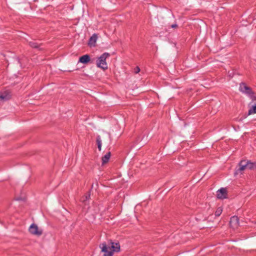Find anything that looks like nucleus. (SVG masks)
<instances>
[{
	"label": "nucleus",
	"instance_id": "obj_1",
	"mask_svg": "<svg viewBox=\"0 0 256 256\" xmlns=\"http://www.w3.org/2000/svg\"><path fill=\"white\" fill-rule=\"evenodd\" d=\"M100 248L101 252H103L102 256H112L114 252H118L120 250L119 244L112 242L100 244Z\"/></svg>",
	"mask_w": 256,
	"mask_h": 256
},
{
	"label": "nucleus",
	"instance_id": "obj_2",
	"mask_svg": "<svg viewBox=\"0 0 256 256\" xmlns=\"http://www.w3.org/2000/svg\"><path fill=\"white\" fill-rule=\"evenodd\" d=\"M110 56L108 52L102 54L96 60V66L104 70L108 68V65L106 62V59Z\"/></svg>",
	"mask_w": 256,
	"mask_h": 256
},
{
	"label": "nucleus",
	"instance_id": "obj_3",
	"mask_svg": "<svg viewBox=\"0 0 256 256\" xmlns=\"http://www.w3.org/2000/svg\"><path fill=\"white\" fill-rule=\"evenodd\" d=\"M239 90L242 93L250 97H252L254 92H252L250 88L246 84L242 82L240 84Z\"/></svg>",
	"mask_w": 256,
	"mask_h": 256
},
{
	"label": "nucleus",
	"instance_id": "obj_4",
	"mask_svg": "<svg viewBox=\"0 0 256 256\" xmlns=\"http://www.w3.org/2000/svg\"><path fill=\"white\" fill-rule=\"evenodd\" d=\"M28 230L30 234L36 236H40L42 232V230H39L37 225L34 224H32L30 225Z\"/></svg>",
	"mask_w": 256,
	"mask_h": 256
},
{
	"label": "nucleus",
	"instance_id": "obj_5",
	"mask_svg": "<svg viewBox=\"0 0 256 256\" xmlns=\"http://www.w3.org/2000/svg\"><path fill=\"white\" fill-rule=\"evenodd\" d=\"M227 192L226 188H222L216 192L217 198L219 199H224L226 198Z\"/></svg>",
	"mask_w": 256,
	"mask_h": 256
},
{
	"label": "nucleus",
	"instance_id": "obj_6",
	"mask_svg": "<svg viewBox=\"0 0 256 256\" xmlns=\"http://www.w3.org/2000/svg\"><path fill=\"white\" fill-rule=\"evenodd\" d=\"M230 226L235 228L239 225V220L237 216H233L230 218Z\"/></svg>",
	"mask_w": 256,
	"mask_h": 256
},
{
	"label": "nucleus",
	"instance_id": "obj_7",
	"mask_svg": "<svg viewBox=\"0 0 256 256\" xmlns=\"http://www.w3.org/2000/svg\"><path fill=\"white\" fill-rule=\"evenodd\" d=\"M249 106L248 114H256V98L252 100L249 104Z\"/></svg>",
	"mask_w": 256,
	"mask_h": 256
},
{
	"label": "nucleus",
	"instance_id": "obj_8",
	"mask_svg": "<svg viewBox=\"0 0 256 256\" xmlns=\"http://www.w3.org/2000/svg\"><path fill=\"white\" fill-rule=\"evenodd\" d=\"M10 98V94L8 91L0 92V102L8 100Z\"/></svg>",
	"mask_w": 256,
	"mask_h": 256
},
{
	"label": "nucleus",
	"instance_id": "obj_9",
	"mask_svg": "<svg viewBox=\"0 0 256 256\" xmlns=\"http://www.w3.org/2000/svg\"><path fill=\"white\" fill-rule=\"evenodd\" d=\"M98 39V36L96 34H93L89 39L88 44L90 46H94Z\"/></svg>",
	"mask_w": 256,
	"mask_h": 256
},
{
	"label": "nucleus",
	"instance_id": "obj_10",
	"mask_svg": "<svg viewBox=\"0 0 256 256\" xmlns=\"http://www.w3.org/2000/svg\"><path fill=\"white\" fill-rule=\"evenodd\" d=\"M247 168L246 160H241L238 164V168L236 170V174H238V172H240Z\"/></svg>",
	"mask_w": 256,
	"mask_h": 256
},
{
	"label": "nucleus",
	"instance_id": "obj_11",
	"mask_svg": "<svg viewBox=\"0 0 256 256\" xmlns=\"http://www.w3.org/2000/svg\"><path fill=\"white\" fill-rule=\"evenodd\" d=\"M90 60V56L88 54H85L80 56L78 62L82 64H87Z\"/></svg>",
	"mask_w": 256,
	"mask_h": 256
},
{
	"label": "nucleus",
	"instance_id": "obj_12",
	"mask_svg": "<svg viewBox=\"0 0 256 256\" xmlns=\"http://www.w3.org/2000/svg\"><path fill=\"white\" fill-rule=\"evenodd\" d=\"M110 152H108L102 158V164H104L108 162L110 158Z\"/></svg>",
	"mask_w": 256,
	"mask_h": 256
},
{
	"label": "nucleus",
	"instance_id": "obj_13",
	"mask_svg": "<svg viewBox=\"0 0 256 256\" xmlns=\"http://www.w3.org/2000/svg\"><path fill=\"white\" fill-rule=\"evenodd\" d=\"M246 164L247 168L252 170L256 168V164L251 162L249 160H246Z\"/></svg>",
	"mask_w": 256,
	"mask_h": 256
},
{
	"label": "nucleus",
	"instance_id": "obj_14",
	"mask_svg": "<svg viewBox=\"0 0 256 256\" xmlns=\"http://www.w3.org/2000/svg\"><path fill=\"white\" fill-rule=\"evenodd\" d=\"M96 144L98 145V148L99 150H101L102 149V142L101 140V138L100 136H96Z\"/></svg>",
	"mask_w": 256,
	"mask_h": 256
},
{
	"label": "nucleus",
	"instance_id": "obj_15",
	"mask_svg": "<svg viewBox=\"0 0 256 256\" xmlns=\"http://www.w3.org/2000/svg\"><path fill=\"white\" fill-rule=\"evenodd\" d=\"M29 44L31 47L36 48H38L40 46V44L35 42H30Z\"/></svg>",
	"mask_w": 256,
	"mask_h": 256
},
{
	"label": "nucleus",
	"instance_id": "obj_16",
	"mask_svg": "<svg viewBox=\"0 0 256 256\" xmlns=\"http://www.w3.org/2000/svg\"><path fill=\"white\" fill-rule=\"evenodd\" d=\"M222 208L220 207L218 208L215 212L216 216H220V214H222Z\"/></svg>",
	"mask_w": 256,
	"mask_h": 256
},
{
	"label": "nucleus",
	"instance_id": "obj_17",
	"mask_svg": "<svg viewBox=\"0 0 256 256\" xmlns=\"http://www.w3.org/2000/svg\"><path fill=\"white\" fill-rule=\"evenodd\" d=\"M140 72V68L138 66H136L134 70V72L136 73V74H138V73L139 72Z\"/></svg>",
	"mask_w": 256,
	"mask_h": 256
},
{
	"label": "nucleus",
	"instance_id": "obj_18",
	"mask_svg": "<svg viewBox=\"0 0 256 256\" xmlns=\"http://www.w3.org/2000/svg\"><path fill=\"white\" fill-rule=\"evenodd\" d=\"M177 26H177V24H172V25L171 26V27H172V28H176V27H177Z\"/></svg>",
	"mask_w": 256,
	"mask_h": 256
},
{
	"label": "nucleus",
	"instance_id": "obj_19",
	"mask_svg": "<svg viewBox=\"0 0 256 256\" xmlns=\"http://www.w3.org/2000/svg\"><path fill=\"white\" fill-rule=\"evenodd\" d=\"M90 195L86 196V197H85L86 200H88L90 198Z\"/></svg>",
	"mask_w": 256,
	"mask_h": 256
},
{
	"label": "nucleus",
	"instance_id": "obj_20",
	"mask_svg": "<svg viewBox=\"0 0 256 256\" xmlns=\"http://www.w3.org/2000/svg\"><path fill=\"white\" fill-rule=\"evenodd\" d=\"M18 63H20V60H18Z\"/></svg>",
	"mask_w": 256,
	"mask_h": 256
}]
</instances>
